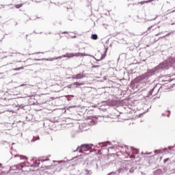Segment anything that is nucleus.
Masks as SVG:
<instances>
[{
    "mask_svg": "<svg viewBox=\"0 0 175 175\" xmlns=\"http://www.w3.org/2000/svg\"><path fill=\"white\" fill-rule=\"evenodd\" d=\"M148 31H149L150 32H153L155 36H158L159 35H161V33H162V31H161V27L157 25L148 27Z\"/></svg>",
    "mask_w": 175,
    "mask_h": 175,
    "instance_id": "1",
    "label": "nucleus"
},
{
    "mask_svg": "<svg viewBox=\"0 0 175 175\" xmlns=\"http://www.w3.org/2000/svg\"><path fill=\"white\" fill-rule=\"evenodd\" d=\"M92 144H82L81 146H78L77 151L79 152H84L92 149Z\"/></svg>",
    "mask_w": 175,
    "mask_h": 175,
    "instance_id": "2",
    "label": "nucleus"
},
{
    "mask_svg": "<svg viewBox=\"0 0 175 175\" xmlns=\"http://www.w3.org/2000/svg\"><path fill=\"white\" fill-rule=\"evenodd\" d=\"M64 57L67 58H73V57H85V53H66Z\"/></svg>",
    "mask_w": 175,
    "mask_h": 175,
    "instance_id": "3",
    "label": "nucleus"
},
{
    "mask_svg": "<svg viewBox=\"0 0 175 175\" xmlns=\"http://www.w3.org/2000/svg\"><path fill=\"white\" fill-rule=\"evenodd\" d=\"M95 57H96V59H97V61H102V59H103V58H105V55L102 54V53L98 51L95 55Z\"/></svg>",
    "mask_w": 175,
    "mask_h": 175,
    "instance_id": "4",
    "label": "nucleus"
},
{
    "mask_svg": "<svg viewBox=\"0 0 175 175\" xmlns=\"http://www.w3.org/2000/svg\"><path fill=\"white\" fill-rule=\"evenodd\" d=\"M84 77H85V75H84L83 73H79L77 75H73L71 77V79H83Z\"/></svg>",
    "mask_w": 175,
    "mask_h": 175,
    "instance_id": "5",
    "label": "nucleus"
},
{
    "mask_svg": "<svg viewBox=\"0 0 175 175\" xmlns=\"http://www.w3.org/2000/svg\"><path fill=\"white\" fill-rule=\"evenodd\" d=\"M91 38L93 39V40H98V35L92 34Z\"/></svg>",
    "mask_w": 175,
    "mask_h": 175,
    "instance_id": "6",
    "label": "nucleus"
},
{
    "mask_svg": "<svg viewBox=\"0 0 175 175\" xmlns=\"http://www.w3.org/2000/svg\"><path fill=\"white\" fill-rule=\"evenodd\" d=\"M16 157H19L21 158V159L27 160V157H26L25 156H23V155L16 154Z\"/></svg>",
    "mask_w": 175,
    "mask_h": 175,
    "instance_id": "7",
    "label": "nucleus"
},
{
    "mask_svg": "<svg viewBox=\"0 0 175 175\" xmlns=\"http://www.w3.org/2000/svg\"><path fill=\"white\" fill-rule=\"evenodd\" d=\"M83 85V83H80V82H74V83H73V85H76V86H81Z\"/></svg>",
    "mask_w": 175,
    "mask_h": 175,
    "instance_id": "8",
    "label": "nucleus"
},
{
    "mask_svg": "<svg viewBox=\"0 0 175 175\" xmlns=\"http://www.w3.org/2000/svg\"><path fill=\"white\" fill-rule=\"evenodd\" d=\"M168 61H169V62H170V64H174L175 63V57L174 58L170 57Z\"/></svg>",
    "mask_w": 175,
    "mask_h": 175,
    "instance_id": "9",
    "label": "nucleus"
},
{
    "mask_svg": "<svg viewBox=\"0 0 175 175\" xmlns=\"http://www.w3.org/2000/svg\"><path fill=\"white\" fill-rule=\"evenodd\" d=\"M148 2H151V0H146L144 1H141L140 3L141 5H144V3H148Z\"/></svg>",
    "mask_w": 175,
    "mask_h": 175,
    "instance_id": "10",
    "label": "nucleus"
},
{
    "mask_svg": "<svg viewBox=\"0 0 175 175\" xmlns=\"http://www.w3.org/2000/svg\"><path fill=\"white\" fill-rule=\"evenodd\" d=\"M23 6V4H17L15 5V8H16V9H20V8H21Z\"/></svg>",
    "mask_w": 175,
    "mask_h": 175,
    "instance_id": "11",
    "label": "nucleus"
},
{
    "mask_svg": "<svg viewBox=\"0 0 175 175\" xmlns=\"http://www.w3.org/2000/svg\"><path fill=\"white\" fill-rule=\"evenodd\" d=\"M107 175H119L118 174H117L116 172H110Z\"/></svg>",
    "mask_w": 175,
    "mask_h": 175,
    "instance_id": "12",
    "label": "nucleus"
},
{
    "mask_svg": "<svg viewBox=\"0 0 175 175\" xmlns=\"http://www.w3.org/2000/svg\"><path fill=\"white\" fill-rule=\"evenodd\" d=\"M138 79H139V80H144V79H145V76H144V75H142L141 77H139L138 78Z\"/></svg>",
    "mask_w": 175,
    "mask_h": 175,
    "instance_id": "13",
    "label": "nucleus"
},
{
    "mask_svg": "<svg viewBox=\"0 0 175 175\" xmlns=\"http://www.w3.org/2000/svg\"><path fill=\"white\" fill-rule=\"evenodd\" d=\"M168 161H170V158H167V159H164L163 163H166Z\"/></svg>",
    "mask_w": 175,
    "mask_h": 175,
    "instance_id": "14",
    "label": "nucleus"
},
{
    "mask_svg": "<svg viewBox=\"0 0 175 175\" xmlns=\"http://www.w3.org/2000/svg\"><path fill=\"white\" fill-rule=\"evenodd\" d=\"M86 174H91V171L85 170Z\"/></svg>",
    "mask_w": 175,
    "mask_h": 175,
    "instance_id": "15",
    "label": "nucleus"
},
{
    "mask_svg": "<svg viewBox=\"0 0 175 175\" xmlns=\"http://www.w3.org/2000/svg\"><path fill=\"white\" fill-rule=\"evenodd\" d=\"M130 157L131 158V159H135V156H133V154H131V156H130Z\"/></svg>",
    "mask_w": 175,
    "mask_h": 175,
    "instance_id": "16",
    "label": "nucleus"
},
{
    "mask_svg": "<svg viewBox=\"0 0 175 175\" xmlns=\"http://www.w3.org/2000/svg\"><path fill=\"white\" fill-rule=\"evenodd\" d=\"M67 88L70 89L72 88V85H68Z\"/></svg>",
    "mask_w": 175,
    "mask_h": 175,
    "instance_id": "17",
    "label": "nucleus"
},
{
    "mask_svg": "<svg viewBox=\"0 0 175 175\" xmlns=\"http://www.w3.org/2000/svg\"><path fill=\"white\" fill-rule=\"evenodd\" d=\"M139 3H140L139 1L137 3H133V5H139Z\"/></svg>",
    "mask_w": 175,
    "mask_h": 175,
    "instance_id": "18",
    "label": "nucleus"
},
{
    "mask_svg": "<svg viewBox=\"0 0 175 175\" xmlns=\"http://www.w3.org/2000/svg\"><path fill=\"white\" fill-rule=\"evenodd\" d=\"M64 33H67L66 32H64Z\"/></svg>",
    "mask_w": 175,
    "mask_h": 175,
    "instance_id": "19",
    "label": "nucleus"
},
{
    "mask_svg": "<svg viewBox=\"0 0 175 175\" xmlns=\"http://www.w3.org/2000/svg\"><path fill=\"white\" fill-rule=\"evenodd\" d=\"M174 12V11H172V12Z\"/></svg>",
    "mask_w": 175,
    "mask_h": 175,
    "instance_id": "20",
    "label": "nucleus"
},
{
    "mask_svg": "<svg viewBox=\"0 0 175 175\" xmlns=\"http://www.w3.org/2000/svg\"><path fill=\"white\" fill-rule=\"evenodd\" d=\"M174 12V11H172V12Z\"/></svg>",
    "mask_w": 175,
    "mask_h": 175,
    "instance_id": "21",
    "label": "nucleus"
},
{
    "mask_svg": "<svg viewBox=\"0 0 175 175\" xmlns=\"http://www.w3.org/2000/svg\"><path fill=\"white\" fill-rule=\"evenodd\" d=\"M174 70H175V67H174Z\"/></svg>",
    "mask_w": 175,
    "mask_h": 175,
    "instance_id": "22",
    "label": "nucleus"
}]
</instances>
